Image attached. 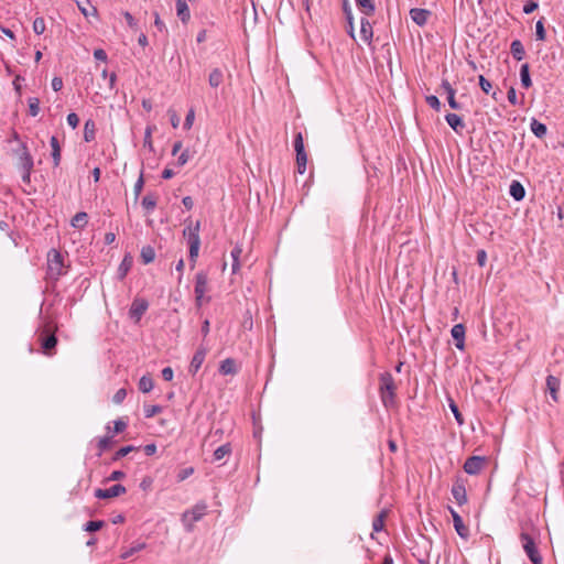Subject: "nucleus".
I'll return each mask as SVG.
<instances>
[{"label":"nucleus","mask_w":564,"mask_h":564,"mask_svg":"<svg viewBox=\"0 0 564 564\" xmlns=\"http://www.w3.org/2000/svg\"><path fill=\"white\" fill-rule=\"evenodd\" d=\"M397 384L390 372H383L379 378V393L382 404L389 409L395 405Z\"/></svg>","instance_id":"1"},{"label":"nucleus","mask_w":564,"mask_h":564,"mask_svg":"<svg viewBox=\"0 0 564 564\" xmlns=\"http://www.w3.org/2000/svg\"><path fill=\"white\" fill-rule=\"evenodd\" d=\"M65 273L64 257L56 249L47 253V274L51 279H58Z\"/></svg>","instance_id":"2"},{"label":"nucleus","mask_w":564,"mask_h":564,"mask_svg":"<svg viewBox=\"0 0 564 564\" xmlns=\"http://www.w3.org/2000/svg\"><path fill=\"white\" fill-rule=\"evenodd\" d=\"M206 510L207 505L205 502H199L182 514V522L187 532L193 531L195 522L199 521L206 514Z\"/></svg>","instance_id":"3"},{"label":"nucleus","mask_w":564,"mask_h":564,"mask_svg":"<svg viewBox=\"0 0 564 564\" xmlns=\"http://www.w3.org/2000/svg\"><path fill=\"white\" fill-rule=\"evenodd\" d=\"M208 292V278L207 273L204 271H199L195 276V302L198 307H200L204 302H208L209 297H205V294Z\"/></svg>","instance_id":"4"},{"label":"nucleus","mask_w":564,"mask_h":564,"mask_svg":"<svg viewBox=\"0 0 564 564\" xmlns=\"http://www.w3.org/2000/svg\"><path fill=\"white\" fill-rule=\"evenodd\" d=\"M520 540L530 561L533 564H542V557L536 549L534 540L525 532L520 534Z\"/></svg>","instance_id":"5"},{"label":"nucleus","mask_w":564,"mask_h":564,"mask_svg":"<svg viewBox=\"0 0 564 564\" xmlns=\"http://www.w3.org/2000/svg\"><path fill=\"white\" fill-rule=\"evenodd\" d=\"M294 149L296 152L297 172L303 174L306 171L307 155L304 150V142L301 132H299L294 138Z\"/></svg>","instance_id":"6"},{"label":"nucleus","mask_w":564,"mask_h":564,"mask_svg":"<svg viewBox=\"0 0 564 564\" xmlns=\"http://www.w3.org/2000/svg\"><path fill=\"white\" fill-rule=\"evenodd\" d=\"M41 347L44 354L51 355V350L56 346L57 339L52 332L51 326H46L40 334Z\"/></svg>","instance_id":"7"},{"label":"nucleus","mask_w":564,"mask_h":564,"mask_svg":"<svg viewBox=\"0 0 564 564\" xmlns=\"http://www.w3.org/2000/svg\"><path fill=\"white\" fill-rule=\"evenodd\" d=\"M486 465V458L481 456H471L466 459L464 464V470L465 473L469 475H477L481 471V469Z\"/></svg>","instance_id":"8"},{"label":"nucleus","mask_w":564,"mask_h":564,"mask_svg":"<svg viewBox=\"0 0 564 564\" xmlns=\"http://www.w3.org/2000/svg\"><path fill=\"white\" fill-rule=\"evenodd\" d=\"M126 491H127V489L124 486L113 485L112 487L107 488V489H101V488L96 489L95 497H97L98 499H110V498L118 497L122 494H126Z\"/></svg>","instance_id":"9"},{"label":"nucleus","mask_w":564,"mask_h":564,"mask_svg":"<svg viewBox=\"0 0 564 564\" xmlns=\"http://www.w3.org/2000/svg\"><path fill=\"white\" fill-rule=\"evenodd\" d=\"M199 230L200 221L197 220L196 223H193L192 220H186L183 236L187 239V242L200 241Z\"/></svg>","instance_id":"10"},{"label":"nucleus","mask_w":564,"mask_h":564,"mask_svg":"<svg viewBox=\"0 0 564 564\" xmlns=\"http://www.w3.org/2000/svg\"><path fill=\"white\" fill-rule=\"evenodd\" d=\"M147 310H148V302L142 299H135L132 302L130 311H129L130 317L133 318L135 322H139Z\"/></svg>","instance_id":"11"},{"label":"nucleus","mask_w":564,"mask_h":564,"mask_svg":"<svg viewBox=\"0 0 564 564\" xmlns=\"http://www.w3.org/2000/svg\"><path fill=\"white\" fill-rule=\"evenodd\" d=\"M452 495L459 506L467 502V492L463 480L457 479L452 487Z\"/></svg>","instance_id":"12"},{"label":"nucleus","mask_w":564,"mask_h":564,"mask_svg":"<svg viewBox=\"0 0 564 564\" xmlns=\"http://www.w3.org/2000/svg\"><path fill=\"white\" fill-rule=\"evenodd\" d=\"M449 512L457 534L463 539H467L469 535V529L464 524L462 517L453 508H449Z\"/></svg>","instance_id":"13"},{"label":"nucleus","mask_w":564,"mask_h":564,"mask_svg":"<svg viewBox=\"0 0 564 564\" xmlns=\"http://www.w3.org/2000/svg\"><path fill=\"white\" fill-rule=\"evenodd\" d=\"M206 355H207V350L204 347H200L196 350V352L194 354V356L192 358L191 365H189L191 373L195 375L199 370V368L202 367V365L206 358Z\"/></svg>","instance_id":"14"},{"label":"nucleus","mask_w":564,"mask_h":564,"mask_svg":"<svg viewBox=\"0 0 564 564\" xmlns=\"http://www.w3.org/2000/svg\"><path fill=\"white\" fill-rule=\"evenodd\" d=\"M431 12L426 9L413 8L410 10V17L414 23L423 26L427 23Z\"/></svg>","instance_id":"15"},{"label":"nucleus","mask_w":564,"mask_h":564,"mask_svg":"<svg viewBox=\"0 0 564 564\" xmlns=\"http://www.w3.org/2000/svg\"><path fill=\"white\" fill-rule=\"evenodd\" d=\"M452 337L455 339V346L457 349L463 350L465 348V326L463 324H456L451 330Z\"/></svg>","instance_id":"16"},{"label":"nucleus","mask_w":564,"mask_h":564,"mask_svg":"<svg viewBox=\"0 0 564 564\" xmlns=\"http://www.w3.org/2000/svg\"><path fill=\"white\" fill-rule=\"evenodd\" d=\"M77 8L85 18L94 17L98 18V10L91 4L89 0L85 2L76 1Z\"/></svg>","instance_id":"17"},{"label":"nucleus","mask_w":564,"mask_h":564,"mask_svg":"<svg viewBox=\"0 0 564 564\" xmlns=\"http://www.w3.org/2000/svg\"><path fill=\"white\" fill-rule=\"evenodd\" d=\"M445 120L448 126L457 133H460L465 129V123L462 118L456 113H447Z\"/></svg>","instance_id":"18"},{"label":"nucleus","mask_w":564,"mask_h":564,"mask_svg":"<svg viewBox=\"0 0 564 564\" xmlns=\"http://www.w3.org/2000/svg\"><path fill=\"white\" fill-rule=\"evenodd\" d=\"M360 35L361 39L367 43H370L372 40V25L367 18H361L360 20Z\"/></svg>","instance_id":"19"},{"label":"nucleus","mask_w":564,"mask_h":564,"mask_svg":"<svg viewBox=\"0 0 564 564\" xmlns=\"http://www.w3.org/2000/svg\"><path fill=\"white\" fill-rule=\"evenodd\" d=\"M176 13L183 23H186L189 20V8L185 0H176Z\"/></svg>","instance_id":"20"},{"label":"nucleus","mask_w":564,"mask_h":564,"mask_svg":"<svg viewBox=\"0 0 564 564\" xmlns=\"http://www.w3.org/2000/svg\"><path fill=\"white\" fill-rule=\"evenodd\" d=\"M356 4L366 17L372 15L376 11L373 0H356Z\"/></svg>","instance_id":"21"},{"label":"nucleus","mask_w":564,"mask_h":564,"mask_svg":"<svg viewBox=\"0 0 564 564\" xmlns=\"http://www.w3.org/2000/svg\"><path fill=\"white\" fill-rule=\"evenodd\" d=\"M344 13L346 15L347 20V33L350 35L351 39H355V30H354V17L351 13L350 6L347 1H344Z\"/></svg>","instance_id":"22"},{"label":"nucleus","mask_w":564,"mask_h":564,"mask_svg":"<svg viewBox=\"0 0 564 564\" xmlns=\"http://www.w3.org/2000/svg\"><path fill=\"white\" fill-rule=\"evenodd\" d=\"M509 193L518 202L522 200L525 196V189L522 186V184L518 181H513L511 183Z\"/></svg>","instance_id":"23"},{"label":"nucleus","mask_w":564,"mask_h":564,"mask_svg":"<svg viewBox=\"0 0 564 564\" xmlns=\"http://www.w3.org/2000/svg\"><path fill=\"white\" fill-rule=\"evenodd\" d=\"M158 196L155 194H148L141 200V205L143 209H145L147 214H151L154 210Z\"/></svg>","instance_id":"24"},{"label":"nucleus","mask_w":564,"mask_h":564,"mask_svg":"<svg viewBox=\"0 0 564 564\" xmlns=\"http://www.w3.org/2000/svg\"><path fill=\"white\" fill-rule=\"evenodd\" d=\"M510 52L514 59H517V61L523 59L525 51H524L523 44L521 43L520 40H514L511 42Z\"/></svg>","instance_id":"25"},{"label":"nucleus","mask_w":564,"mask_h":564,"mask_svg":"<svg viewBox=\"0 0 564 564\" xmlns=\"http://www.w3.org/2000/svg\"><path fill=\"white\" fill-rule=\"evenodd\" d=\"M223 82H224V74H223L221 69L214 68L208 76V83H209L210 87L217 88L218 86H220L223 84Z\"/></svg>","instance_id":"26"},{"label":"nucleus","mask_w":564,"mask_h":564,"mask_svg":"<svg viewBox=\"0 0 564 564\" xmlns=\"http://www.w3.org/2000/svg\"><path fill=\"white\" fill-rule=\"evenodd\" d=\"M546 387L551 393L553 401H557V391L560 388V380L554 376H549L546 378Z\"/></svg>","instance_id":"27"},{"label":"nucleus","mask_w":564,"mask_h":564,"mask_svg":"<svg viewBox=\"0 0 564 564\" xmlns=\"http://www.w3.org/2000/svg\"><path fill=\"white\" fill-rule=\"evenodd\" d=\"M50 144L52 148V158L54 162V166H58L61 162V147L56 137H52L50 140Z\"/></svg>","instance_id":"28"},{"label":"nucleus","mask_w":564,"mask_h":564,"mask_svg":"<svg viewBox=\"0 0 564 564\" xmlns=\"http://www.w3.org/2000/svg\"><path fill=\"white\" fill-rule=\"evenodd\" d=\"M21 163H22V166L24 170L23 180L25 182H29L30 181V171L33 166V160H32L31 155L26 152L23 153V155L21 156Z\"/></svg>","instance_id":"29"},{"label":"nucleus","mask_w":564,"mask_h":564,"mask_svg":"<svg viewBox=\"0 0 564 564\" xmlns=\"http://www.w3.org/2000/svg\"><path fill=\"white\" fill-rule=\"evenodd\" d=\"M241 253H242V248L239 245H236L230 252V256L232 259V264H231L232 273H237L240 268L239 258H240Z\"/></svg>","instance_id":"30"},{"label":"nucleus","mask_w":564,"mask_h":564,"mask_svg":"<svg viewBox=\"0 0 564 564\" xmlns=\"http://www.w3.org/2000/svg\"><path fill=\"white\" fill-rule=\"evenodd\" d=\"M530 127L533 134L538 138H543L546 134V126L536 119H532Z\"/></svg>","instance_id":"31"},{"label":"nucleus","mask_w":564,"mask_h":564,"mask_svg":"<svg viewBox=\"0 0 564 564\" xmlns=\"http://www.w3.org/2000/svg\"><path fill=\"white\" fill-rule=\"evenodd\" d=\"M520 78H521V84L524 88H530L532 86V80H531V77H530V69H529V64H522L521 65V68H520Z\"/></svg>","instance_id":"32"},{"label":"nucleus","mask_w":564,"mask_h":564,"mask_svg":"<svg viewBox=\"0 0 564 564\" xmlns=\"http://www.w3.org/2000/svg\"><path fill=\"white\" fill-rule=\"evenodd\" d=\"M219 371L221 375H234L236 372V364L232 359L228 358L221 361Z\"/></svg>","instance_id":"33"},{"label":"nucleus","mask_w":564,"mask_h":564,"mask_svg":"<svg viewBox=\"0 0 564 564\" xmlns=\"http://www.w3.org/2000/svg\"><path fill=\"white\" fill-rule=\"evenodd\" d=\"M387 517H388L387 510H382L379 512V514L372 521L373 531L379 532L383 529Z\"/></svg>","instance_id":"34"},{"label":"nucleus","mask_w":564,"mask_h":564,"mask_svg":"<svg viewBox=\"0 0 564 564\" xmlns=\"http://www.w3.org/2000/svg\"><path fill=\"white\" fill-rule=\"evenodd\" d=\"M87 221H88V215L84 212H79L72 218V226L74 228L80 229L87 225Z\"/></svg>","instance_id":"35"},{"label":"nucleus","mask_w":564,"mask_h":564,"mask_svg":"<svg viewBox=\"0 0 564 564\" xmlns=\"http://www.w3.org/2000/svg\"><path fill=\"white\" fill-rule=\"evenodd\" d=\"M145 543L144 542H135L133 543L128 550L123 551L121 553V558H129L130 556H132L134 553H138L142 550L145 549Z\"/></svg>","instance_id":"36"},{"label":"nucleus","mask_w":564,"mask_h":564,"mask_svg":"<svg viewBox=\"0 0 564 564\" xmlns=\"http://www.w3.org/2000/svg\"><path fill=\"white\" fill-rule=\"evenodd\" d=\"M231 453L230 444H224L215 449L214 452V460L218 462L228 456Z\"/></svg>","instance_id":"37"},{"label":"nucleus","mask_w":564,"mask_h":564,"mask_svg":"<svg viewBox=\"0 0 564 564\" xmlns=\"http://www.w3.org/2000/svg\"><path fill=\"white\" fill-rule=\"evenodd\" d=\"M154 387V382L150 376H142L139 380V389L143 393L150 392Z\"/></svg>","instance_id":"38"},{"label":"nucleus","mask_w":564,"mask_h":564,"mask_svg":"<svg viewBox=\"0 0 564 564\" xmlns=\"http://www.w3.org/2000/svg\"><path fill=\"white\" fill-rule=\"evenodd\" d=\"M189 247V261L192 262V268H194L196 259L198 257L200 241L188 242Z\"/></svg>","instance_id":"39"},{"label":"nucleus","mask_w":564,"mask_h":564,"mask_svg":"<svg viewBox=\"0 0 564 564\" xmlns=\"http://www.w3.org/2000/svg\"><path fill=\"white\" fill-rule=\"evenodd\" d=\"M155 258L154 249L150 246L143 247L141 250V259L142 261L148 264L151 263Z\"/></svg>","instance_id":"40"},{"label":"nucleus","mask_w":564,"mask_h":564,"mask_svg":"<svg viewBox=\"0 0 564 564\" xmlns=\"http://www.w3.org/2000/svg\"><path fill=\"white\" fill-rule=\"evenodd\" d=\"M95 138V123L91 120L86 121L84 128V139L89 142Z\"/></svg>","instance_id":"41"},{"label":"nucleus","mask_w":564,"mask_h":564,"mask_svg":"<svg viewBox=\"0 0 564 564\" xmlns=\"http://www.w3.org/2000/svg\"><path fill=\"white\" fill-rule=\"evenodd\" d=\"M535 36L539 41H544L546 33L544 29V19H540L535 24Z\"/></svg>","instance_id":"42"},{"label":"nucleus","mask_w":564,"mask_h":564,"mask_svg":"<svg viewBox=\"0 0 564 564\" xmlns=\"http://www.w3.org/2000/svg\"><path fill=\"white\" fill-rule=\"evenodd\" d=\"M162 412V406L156 404H150L144 406V415L145 417H153L154 415Z\"/></svg>","instance_id":"43"},{"label":"nucleus","mask_w":564,"mask_h":564,"mask_svg":"<svg viewBox=\"0 0 564 564\" xmlns=\"http://www.w3.org/2000/svg\"><path fill=\"white\" fill-rule=\"evenodd\" d=\"M46 29L45 21L43 18H36L33 21V31L35 34L40 35L43 34Z\"/></svg>","instance_id":"44"},{"label":"nucleus","mask_w":564,"mask_h":564,"mask_svg":"<svg viewBox=\"0 0 564 564\" xmlns=\"http://www.w3.org/2000/svg\"><path fill=\"white\" fill-rule=\"evenodd\" d=\"M425 101L431 108L435 109L436 111L441 109V102L436 96H426Z\"/></svg>","instance_id":"45"},{"label":"nucleus","mask_w":564,"mask_h":564,"mask_svg":"<svg viewBox=\"0 0 564 564\" xmlns=\"http://www.w3.org/2000/svg\"><path fill=\"white\" fill-rule=\"evenodd\" d=\"M449 408L456 419V421L458 422V424H463V415L462 413L459 412L458 410V406L456 405V403L454 402V400L449 399Z\"/></svg>","instance_id":"46"},{"label":"nucleus","mask_w":564,"mask_h":564,"mask_svg":"<svg viewBox=\"0 0 564 564\" xmlns=\"http://www.w3.org/2000/svg\"><path fill=\"white\" fill-rule=\"evenodd\" d=\"M478 79H479V86H480L481 90L485 94H489L490 90L492 89L491 83L487 78H485L482 75H480Z\"/></svg>","instance_id":"47"},{"label":"nucleus","mask_w":564,"mask_h":564,"mask_svg":"<svg viewBox=\"0 0 564 564\" xmlns=\"http://www.w3.org/2000/svg\"><path fill=\"white\" fill-rule=\"evenodd\" d=\"M29 111H30V115L35 117L37 116L39 111H40V108H39V99L36 98H31L29 100Z\"/></svg>","instance_id":"48"},{"label":"nucleus","mask_w":564,"mask_h":564,"mask_svg":"<svg viewBox=\"0 0 564 564\" xmlns=\"http://www.w3.org/2000/svg\"><path fill=\"white\" fill-rule=\"evenodd\" d=\"M104 525V521H89L85 525V530L88 532H95L101 529Z\"/></svg>","instance_id":"49"},{"label":"nucleus","mask_w":564,"mask_h":564,"mask_svg":"<svg viewBox=\"0 0 564 564\" xmlns=\"http://www.w3.org/2000/svg\"><path fill=\"white\" fill-rule=\"evenodd\" d=\"M193 474H194V468L193 467H186V468L180 470V473L177 474V480L178 481H183L186 478H188L189 476H192Z\"/></svg>","instance_id":"50"},{"label":"nucleus","mask_w":564,"mask_h":564,"mask_svg":"<svg viewBox=\"0 0 564 564\" xmlns=\"http://www.w3.org/2000/svg\"><path fill=\"white\" fill-rule=\"evenodd\" d=\"M143 185H144V180H143V175L141 174L139 176V178L137 180L134 187H133L135 198H138L139 195L141 194Z\"/></svg>","instance_id":"51"},{"label":"nucleus","mask_w":564,"mask_h":564,"mask_svg":"<svg viewBox=\"0 0 564 564\" xmlns=\"http://www.w3.org/2000/svg\"><path fill=\"white\" fill-rule=\"evenodd\" d=\"M126 397H127V391H126V389H119V390L115 393V395H113V398H112V401H113L116 404H120V403L124 400V398H126Z\"/></svg>","instance_id":"52"},{"label":"nucleus","mask_w":564,"mask_h":564,"mask_svg":"<svg viewBox=\"0 0 564 564\" xmlns=\"http://www.w3.org/2000/svg\"><path fill=\"white\" fill-rule=\"evenodd\" d=\"M455 94H456V91H449V94L447 95V101L452 109L457 110L460 108V106L455 99Z\"/></svg>","instance_id":"53"},{"label":"nucleus","mask_w":564,"mask_h":564,"mask_svg":"<svg viewBox=\"0 0 564 564\" xmlns=\"http://www.w3.org/2000/svg\"><path fill=\"white\" fill-rule=\"evenodd\" d=\"M194 119H195L194 110H189L188 113L186 115V118L184 121V129H186V130L191 129L193 126Z\"/></svg>","instance_id":"54"},{"label":"nucleus","mask_w":564,"mask_h":564,"mask_svg":"<svg viewBox=\"0 0 564 564\" xmlns=\"http://www.w3.org/2000/svg\"><path fill=\"white\" fill-rule=\"evenodd\" d=\"M134 449L133 446L129 445V446H124V447H121L117 453H116V456H115V459H119L121 457H124L126 455H128L130 452H132Z\"/></svg>","instance_id":"55"},{"label":"nucleus","mask_w":564,"mask_h":564,"mask_svg":"<svg viewBox=\"0 0 564 564\" xmlns=\"http://www.w3.org/2000/svg\"><path fill=\"white\" fill-rule=\"evenodd\" d=\"M126 477V474L121 470H113L109 477L107 478L108 481H116L121 480Z\"/></svg>","instance_id":"56"},{"label":"nucleus","mask_w":564,"mask_h":564,"mask_svg":"<svg viewBox=\"0 0 564 564\" xmlns=\"http://www.w3.org/2000/svg\"><path fill=\"white\" fill-rule=\"evenodd\" d=\"M67 123L75 129L79 123V118L75 112H72L67 116Z\"/></svg>","instance_id":"57"},{"label":"nucleus","mask_w":564,"mask_h":564,"mask_svg":"<svg viewBox=\"0 0 564 564\" xmlns=\"http://www.w3.org/2000/svg\"><path fill=\"white\" fill-rule=\"evenodd\" d=\"M109 446H110V437L109 436L99 438L98 447H99L100 452L106 451L107 448H109Z\"/></svg>","instance_id":"58"},{"label":"nucleus","mask_w":564,"mask_h":564,"mask_svg":"<svg viewBox=\"0 0 564 564\" xmlns=\"http://www.w3.org/2000/svg\"><path fill=\"white\" fill-rule=\"evenodd\" d=\"M507 98H508V101L511 104V105H517L518 104V99H517V94H516V89L513 87H510L508 93H507Z\"/></svg>","instance_id":"59"},{"label":"nucleus","mask_w":564,"mask_h":564,"mask_svg":"<svg viewBox=\"0 0 564 564\" xmlns=\"http://www.w3.org/2000/svg\"><path fill=\"white\" fill-rule=\"evenodd\" d=\"M538 9V3L534 1H528L523 7V12L525 14L532 13L534 10Z\"/></svg>","instance_id":"60"},{"label":"nucleus","mask_w":564,"mask_h":564,"mask_svg":"<svg viewBox=\"0 0 564 564\" xmlns=\"http://www.w3.org/2000/svg\"><path fill=\"white\" fill-rule=\"evenodd\" d=\"M126 427H127L126 422H123L121 420H116L113 422V432L115 433H121L124 431Z\"/></svg>","instance_id":"61"},{"label":"nucleus","mask_w":564,"mask_h":564,"mask_svg":"<svg viewBox=\"0 0 564 564\" xmlns=\"http://www.w3.org/2000/svg\"><path fill=\"white\" fill-rule=\"evenodd\" d=\"M174 372L171 367H166L162 369V378L165 381H171L173 379Z\"/></svg>","instance_id":"62"},{"label":"nucleus","mask_w":564,"mask_h":564,"mask_svg":"<svg viewBox=\"0 0 564 564\" xmlns=\"http://www.w3.org/2000/svg\"><path fill=\"white\" fill-rule=\"evenodd\" d=\"M188 159H189L188 151H183L177 158V165L178 166L185 165L188 162Z\"/></svg>","instance_id":"63"},{"label":"nucleus","mask_w":564,"mask_h":564,"mask_svg":"<svg viewBox=\"0 0 564 564\" xmlns=\"http://www.w3.org/2000/svg\"><path fill=\"white\" fill-rule=\"evenodd\" d=\"M486 261H487V253L485 250H478L477 252V263L480 265V267H484L486 264Z\"/></svg>","instance_id":"64"}]
</instances>
